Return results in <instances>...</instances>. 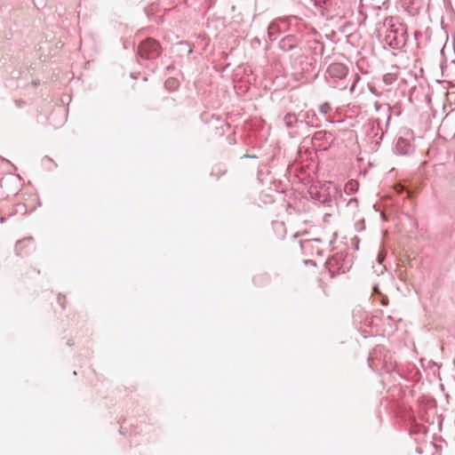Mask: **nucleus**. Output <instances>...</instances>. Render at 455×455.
Listing matches in <instances>:
<instances>
[{
    "mask_svg": "<svg viewBox=\"0 0 455 455\" xmlns=\"http://www.w3.org/2000/svg\"><path fill=\"white\" fill-rule=\"evenodd\" d=\"M327 72L331 77L342 79L347 76V68L341 63H332L329 66Z\"/></svg>",
    "mask_w": 455,
    "mask_h": 455,
    "instance_id": "1",
    "label": "nucleus"
},
{
    "mask_svg": "<svg viewBox=\"0 0 455 455\" xmlns=\"http://www.w3.org/2000/svg\"><path fill=\"white\" fill-rule=\"evenodd\" d=\"M358 187V182L354 180H351L345 185V192L347 194H353L357 191Z\"/></svg>",
    "mask_w": 455,
    "mask_h": 455,
    "instance_id": "2",
    "label": "nucleus"
},
{
    "mask_svg": "<svg viewBox=\"0 0 455 455\" xmlns=\"http://www.w3.org/2000/svg\"><path fill=\"white\" fill-rule=\"evenodd\" d=\"M395 189H396L397 193H401L402 190L403 189V188L401 185H397L395 187Z\"/></svg>",
    "mask_w": 455,
    "mask_h": 455,
    "instance_id": "3",
    "label": "nucleus"
},
{
    "mask_svg": "<svg viewBox=\"0 0 455 455\" xmlns=\"http://www.w3.org/2000/svg\"><path fill=\"white\" fill-rule=\"evenodd\" d=\"M379 261L381 262L382 261V257H380V255L379 256Z\"/></svg>",
    "mask_w": 455,
    "mask_h": 455,
    "instance_id": "4",
    "label": "nucleus"
}]
</instances>
